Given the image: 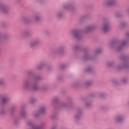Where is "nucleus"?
<instances>
[{
    "mask_svg": "<svg viewBox=\"0 0 129 129\" xmlns=\"http://www.w3.org/2000/svg\"><path fill=\"white\" fill-rule=\"evenodd\" d=\"M107 30H108V26H105L104 27V32H106V31H107Z\"/></svg>",
    "mask_w": 129,
    "mask_h": 129,
    "instance_id": "nucleus-1",
    "label": "nucleus"
},
{
    "mask_svg": "<svg viewBox=\"0 0 129 129\" xmlns=\"http://www.w3.org/2000/svg\"><path fill=\"white\" fill-rule=\"evenodd\" d=\"M44 108H41L40 109V112H41V113L44 112Z\"/></svg>",
    "mask_w": 129,
    "mask_h": 129,
    "instance_id": "nucleus-2",
    "label": "nucleus"
},
{
    "mask_svg": "<svg viewBox=\"0 0 129 129\" xmlns=\"http://www.w3.org/2000/svg\"><path fill=\"white\" fill-rule=\"evenodd\" d=\"M7 101V99L6 98H4L3 100V103H5Z\"/></svg>",
    "mask_w": 129,
    "mask_h": 129,
    "instance_id": "nucleus-3",
    "label": "nucleus"
},
{
    "mask_svg": "<svg viewBox=\"0 0 129 129\" xmlns=\"http://www.w3.org/2000/svg\"><path fill=\"white\" fill-rule=\"evenodd\" d=\"M111 5H112V3L109 2V3L107 4V5H108V6H111Z\"/></svg>",
    "mask_w": 129,
    "mask_h": 129,
    "instance_id": "nucleus-4",
    "label": "nucleus"
},
{
    "mask_svg": "<svg viewBox=\"0 0 129 129\" xmlns=\"http://www.w3.org/2000/svg\"><path fill=\"white\" fill-rule=\"evenodd\" d=\"M34 129H40V127H34Z\"/></svg>",
    "mask_w": 129,
    "mask_h": 129,
    "instance_id": "nucleus-5",
    "label": "nucleus"
},
{
    "mask_svg": "<svg viewBox=\"0 0 129 129\" xmlns=\"http://www.w3.org/2000/svg\"><path fill=\"white\" fill-rule=\"evenodd\" d=\"M117 121H120V119H117Z\"/></svg>",
    "mask_w": 129,
    "mask_h": 129,
    "instance_id": "nucleus-6",
    "label": "nucleus"
},
{
    "mask_svg": "<svg viewBox=\"0 0 129 129\" xmlns=\"http://www.w3.org/2000/svg\"><path fill=\"white\" fill-rule=\"evenodd\" d=\"M29 125H31V123H28Z\"/></svg>",
    "mask_w": 129,
    "mask_h": 129,
    "instance_id": "nucleus-7",
    "label": "nucleus"
},
{
    "mask_svg": "<svg viewBox=\"0 0 129 129\" xmlns=\"http://www.w3.org/2000/svg\"><path fill=\"white\" fill-rule=\"evenodd\" d=\"M126 36H128V34H126Z\"/></svg>",
    "mask_w": 129,
    "mask_h": 129,
    "instance_id": "nucleus-8",
    "label": "nucleus"
},
{
    "mask_svg": "<svg viewBox=\"0 0 129 129\" xmlns=\"http://www.w3.org/2000/svg\"><path fill=\"white\" fill-rule=\"evenodd\" d=\"M53 129V128H52Z\"/></svg>",
    "mask_w": 129,
    "mask_h": 129,
    "instance_id": "nucleus-9",
    "label": "nucleus"
}]
</instances>
